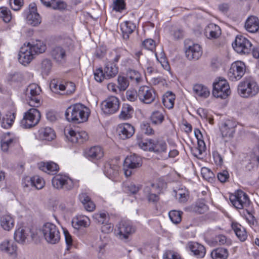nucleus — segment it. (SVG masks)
Segmentation results:
<instances>
[{
    "label": "nucleus",
    "instance_id": "69168bd1",
    "mask_svg": "<svg viewBox=\"0 0 259 259\" xmlns=\"http://www.w3.org/2000/svg\"><path fill=\"white\" fill-rule=\"evenodd\" d=\"M143 46L147 50H153L155 47V43L152 39H147L143 42Z\"/></svg>",
    "mask_w": 259,
    "mask_h": 259
},
{
    "label": "nucleus",
    "instance_id": "a878e982",
    "mask_svg": "<svg viewBox=\"0 0 259 259\" xmlns=\"http://www.w3.org/2000/svg\"><path fill=\"white\" fill-rule=\"evenodd\" d=\"M30 231L28 228L20 227L18 228L14 233L15 240L19 243H24L28 236Z\"/></svg>",
    "mask_w": 259,
    "mask_h": 259
},
{
    "label": "nucleus",
    "instance_id": "5fc2aeb1",
    "mask_svg": "<svg viewBox=\"0 0 259 259\" xmlns=\"http://www.w3.org/2000/svg\"><path fill=\"white\" fill-rule=\"evenodd\" d=\"M128 76L133 80L139 82L141 80V74L135 70L130 69L127 72Z\"/></svg>",
    "mask_w": 259,
    "mask_h": 259
},
{
    "label": "nucleus",
    "instance_id": "b1692460",
    "mask_svg": "<svg viewBox=\"0 0 259 259\" xmlns=\"http://www.w3.org/2000/svg\"><path fill=\"white\" fill-rule=\"evenodd\" d=\"M67 138L72 143H81L88 139V134L85 132H75L72 130L68 132Z\"/></svg>",
    "mask_w": 259,
    "mask_h": 259
},
{
    "label": "nucleus",
    "instance_id": "c9c22d12",
    "mask_svg": "<svg viewBox=\"0 0 259 259\" xmlns=\"http://www.w3.org/2000/svg\"><path fill=\"white\" fill-rule=\"evenodd\" d=\"M136 28L135 24L131 21H126L121 25V30L122 32L124 39H128L129 34H131Z\"/></svg>",
    "mask_w": 259,
    "mask_h": 259
},
{
    "label": "nucleus",
    "instance_id": "4468645a",
    "mask_svg": "<svg viewBox=\"0 0 259 259\" xmlns=\"http://www.w3.org/2000/svg\"><path fill=\"white\" fill-rule=\"evenodd\" d=\"M185 54L189 60H198L202 54L200 46L197 44H193L190 40H186Z\"/></svg>",
    "mask_w": 259,
    "mask_h": 259
},
{
    "label": "nucleus",
    "instance_id": "9b49d317",
    "mask_svg": "<svg viewBox=\"0 0 259 259\" xmlns=\"http://www.w3.org/2000/svg\"><path fill=\"white\" fill-rule=\"evenodd\" d=\"M232 47L238 53L248 54L251 50L252 44L245 37L237 35L232 44Z\"/></svg>",
    "mask_w": 259,
    "mask_h": 259
},
{
    "label": "nucleus",
    "instance_id": "473e14b6",
    "mask_svg": "<svg viewBox=\"0 0 259 259\" xmlns=\"http://www.w3.org/2000/svg\"><path fill=\"white\" fill-rule=\"evenodd\" d=\"M193 90L196 96L203 98H207L210 94L208 89L201 84H195Z\"/></svg>",
    "mask_w": 259,
    "mask_h": 259
},
{
    "label": "nucleus",
    "instance_id": "bf43d9fd",
    "mask_svg": "<svg viewBox=\"0 0 259 259\" xmlns=\"http://www.w3.org/2000/svg\"><path fill=\"white\" fill-rule=\"evenodd\" d=\"M94 74L95 80L98 82H101L104 79H105L103 70L102 68L97 69L94 71Z\"/></svg>",
    "mask_w": 259,
    "mask_h": 259
},
{
    "label": "nucleus",
    "instance_id": "c03bdc74",
    "mask_svg": "<svg viewBox=\"0 0 259 259\" xmlns=\"http://www.w3.org/2000/svg\"><path fill=\"white\" fill-rule=\"evenodd\" d=\"M28 182L30 183L31 186L35 187L37 189H41L45 185L44 180L38 176H34L28 180Z\"/></svg>",
    "mask_w": 259,
    "mask_h": 259
},
{
    "label": "nucleus",
    "instance_id": "bb28decb",
    "mask_svg": "<svg viewBox=\"0 0 259 259\" xmlns=\"http://www.w3.org/2000/svg\"><path fill=\"white\" fill-rule=\"evenodd\" d=\"M55 137V132L51 127L41 128L38 131V137L41 140L52 141Z\"/></svg>",
    "mask_w": 259,
    "mask_h": 259
},
{
    "label": "nucleus",
    "instance_id": "f257e3e1",
    "mask_svg": "<svg viewBox=\"0 0 259 259\" xmlns=\"http://www.w3.org/2000/svg\"><path fill=\"white\" fill-rule=\"evenodd\" d=\"M89 115V109L80 103L71 105L66 109L65 113L66 119L74 123L85 122Z\"/></svg>",
    "mask_w": 259,
    "mask_h": 259
},
{
    "label": "nucleus",
    "instance_id": "864d4df0",
    "mask_svg": "<svg viewBox=\"0 0 259 259\" xmlns=\"http://www.w3.org/2000/svg\"><path fill=\"white\" fill-rule=\"evenodd\" d=\"M15 118V116L14 113L10 114L9 115V118H4L3 121L2 122V126L5 128H8L10 127L13 124Z\"/></svg>",
    "mask_w": 259,
    "mask_h": 259
},
{
    "label": "nucleus",
    "instance_id": "4c0bfd02",
    "mask_svg": "<svg viewBox=\"0 0 259 259\" xmlns=\"http://www.w3.org/2000/svg\"><path fill=\"white\" fill-rule=\"evenodd\" d=\"M0 250L10 254L15 253L17 246L13 243H11L9 240H5L0 244Z\"/></svg>",
    "mask_w": 259,
    "mask_h": 259
},
{
    "label": "nucleus",
    "instance_id": "f3484780",
    "mask_svg": "<svg viewBox=\"0 0 259 259\" xmlns=\"http://www.w3.org/2000/svg\"><path fill=\"white\" fill-rule=\"evenodd\" d=\"M84 155L90 160H98L103 157V149L99 146H92L86 149L84 152Z\"/></svg>",
    "mask_w": 259,
    "mask_h": 259
},
{
    "label": "nucleus",
    "instance_id": "0e129e2a",
    "mask_svg": "<svg viewBox=\"0 0 259 259\" xmlns=\"http://www.w3.org/2000/svg\"><path fill=\"white\" fill-rule=\"evenodd\" d=\"M23 79V76L20 72H15L10 75L9 80L14 82H20Z\"/></svg>",
    "mask_w": 259,
    "mask_h": 259
},
{
    "label": "nucleus",
    "instance_id": "e433bc0d",
    "mask_svg": "<svg viewBox=\"0 0 259 259\" xmlns=\"http://www.w3.org/2000/svg\"><path fill=\"white\" fill-rule=\"evenodd\" d=\"M9 133L1 140V148L4 152H8L10 147L13 146L17 143V139L16 138H9Z\"/></svg>",
    "mask_w": 259,
    "mask_h": 259
},
{
    "label": "nucleus",
    "instance_id": "338daca9",
    "mask_svg": "<svg viewBox=\"0 0 259 259\" xmlns=\"http://www.w3.org/2000/svg\"><path fill=\"white\" fill-rule=\"evenodd\" d=\"M193 210L195 212L202 214L206 211L207 206L203 203H200L195 205L193 208Z\"/></svg>",
    "mask_w": 259,
    "mask_h": 259
},
{
    "label": "nucleus",
    "instance_id": "f704fd0d",
    "mask_svg": "<svg viewBox=\"0 0 259 259\" xmlns=\"http://www.w3.org/2000/svg\"><path fill=\"white\" fill-rule=\"evenodd\" d=\"M38 167L41 170L50 173L57 171L59 166L56 163L50 161L48 162H41L38 164Z\"/></svg>",
    "mask_w": 259,
    "mask_h": 259
},
{
    "label": "nucleus",
    "instance_id": "2f4dec72",
    "mask_svg": "<svg viewBox=\"0 0 259 259\" xmlns=\"http://www.w3.org/2000/svg\"><path fill=\"white\" fill-rule=\"evenodd\" d=\"M232 228L236 235L241 241H244L247 237L245 229L240 224L237 223H233L232 224Z\"/></svg>",
    "mask_w": 259,
    "mask_h": 259
},
{
    "label": "nucleus",
    "instance_id": "20e7f679",
    "mask_svg": "<svg viewBox=\"0 0 259 259\" xmlns=\"http://www.w3.org/2000/svg\"><path fill=\"white\" fill-rule=\"evenodd\" d=\"M43 236L49 243H58L60 239V233L57 226L51 223L45 224L41 229Z\"/></svg>",
    "mask_w": 259,
    "mask_h": 259
},
{
    "label": "nucleus",
    "instance_id": "393cba45",
    "mask_svg": "<svg viewBox=\"0 0 259 259\" xmlns=\"http://www.w3.org/2000/svg\"><path fill=\"white\" fill-rule=\"evenodd\" d=\"M246 29L249 32L254 33L259 29V20L257 17L253 16L249 17L245 24Z\"/></svg>",
    "mask_w": 259,
    "mask_h": 259
},
{
    "label": "nucleus",
    "instance_id": "09e8293b",
    "mask_svg": "<svg viewBox=\"0 0 259 259\" xmlns=\"http://www.w3.org/2000/svg\"><path fill=\"white\" fill-rule=\"evenodd\" d=\"M182 212L177 210H171L169 212V217L172 223L179 224L182 220Z\"/></svg>",
    "mask_w": 259,
    "mask_h": 259
},
{
    "label": "nucleus",
    "instance_id": "f03ea898",
    "mask_svg": "<svg viewBox=\"0 0 259 259\" xmlns=\"http://www.w3.org/2000/svg\"><path fill=\"white\" fill-rule=\"evenodd\" d=\"M238 92L243 97L247 98L257 95L259 87L257 83L251 78H245L238 85Z\"/></svg>",
    "mask_w": 259,
    "mask_h": 259
},
{
    "label": "nucleus",
    "instance_id": "72a5a7b5",
    "mask_svg": "<svg viewBox=\"0 0 259 259\" xmlns=\"http://www.w3.org/2000/svg\"><path fill=\"white\" fill-rule=\"evenodd\" d=\"M29 48L32 51L34 54H40L45 52L47 47L43 41L40 40H36L32 41L29 45Z\"/></svg>",
    "mask_w": 259,
    "mask_h": 259
},
{
    "label": "nucleus",
    "instance_id": "7c9ffc66",
    "mask_svg": "<svg viewBox=\"0 0 259 259\" xmlns=\"http://www.w3.org/2000/svg\"><path fill=\"white\" fill-rule=\"evenodd\" d=\"M167 149V144L165 142L162 140L156 141L152 140L151 151L155 153H160L164 152Z\"/></svg>",
    "mask_w": 259,
    "mask_h": 259
},
{
    "label": "nucleus",
    "instance_id": "774afa93",
    "mask_svg": "<svg viewBox=\"0 0 259 259\" xmlns=\"http://www.w3.org/2000/svg\"><path fill=\"white\" fill-rule=\"evenodd\" d=\"M218 179L221 183H225L229 178V175L227 170H222L218 174Z\"/></svg>",
    "mask_w": 259,
    "mask_h": 259
},
{
    "label": "nucleus",
    "instance_id": "79ce46f5",
    "mask_svg": "<svg viewBox=\"0 0 259 259\" xmlns=\"http://www.w3.org/2000/svg\"><path fill=\"white\" fill-rule=\"evenodd\" d=\"M228 255V250L222 247L213 250L211 253L213 259H227Z\"/></svg>",
    "mask_w": 259,
    "mask_h": 259
},
{
    "label": "nucleus",
    "instance_id": "a18cd8bd",
    "mask_svg": "<svg viewBox=\"0 0 259 259\" xmlns=\"http://www.w3.org/2000/svg\"><path fill=\"white\" fill-rule=\"evenodd\" d=\"M124 191L127 193L135 194L139 191L141 187L139 185H136L133 183H126L124 184Z\"/></svg>",
    "mask_w": 259,
    "mask_h": 259
},
{
    "label": "nucleus",
    "instance_id": "423d86ee",
    "mask_svg": "<svg viewBox=\"0 0 259 259\" xmlns=\"http://www.w3.org/2000/svg\"><path fill=\"white\" fill-rule=\"evenodd\" d=\"M230 93V86L226 79L219 78L218 81L213 83L212 95L214 97L225 99Z\"/></svg>",
    "mask_w": 259,
    "mask_h": 259
},
{
    "label": "nucleus",
    "instance_id": "2eb2a0df",
    "mask_svg": "<svg viewBox=\"0 0 259 259\" xmlns=\"http://www.w3.org/2000/svg\"><path fill=\"white\" fill-rule=\"evenodd\" d=\"M245 65L241 61H237L232 64L228 75L230 80L236 81L239 80L244 74Z\"/></svg>",
    "mask_w": 259,
    "mask_h": 259
},
{
    "label": "nucleus",
    "instance_id": "aec40b11",
    "mask_svg": "<svg viewBox=\"0 0 259 259\" xmlns=\"http://www.w3.org/2000/svg\"><path fill=\"white\" fill-rule=\"evenodd\" d=\"M67 52L66 49L63 48L62 46H58L52 49L51 55L57 62L63 63L66 60Z\"/></svg>",
    "mask_w": 259,
    "mask_h": 259
},
{
    "label": "nucleus",
    "instance_id": "13d9d810",
    "mask_svg": "<svg viewBox=\"0 0 259 259\" xmlns=\"http://www.w3.org/2000/svg\"><path fill=\"white\" fill-rule=\"evenodd\" d=\"M163 259H182L180 255L171 250H167L163 254Z\"/></svg>",
    "mask_w": 259,
    "mask_h": 259
},
{
    "label": "nucleus",
    "instance_id": "37998d69",
    "mask_svg": "<svg viewBox=\"0 0 259 259\" xmlns=\"http://www.w3.org/2000/svg\"><path fill=\"white\" fill-rule=\"evenodd\" d=\"M94 221L99 224H104L109 221L108 214L105 212L96 213L93 215Z\"/></svg>",
    "mask_w": 259,
    "mask_h": 259
},
{
    "label": "nucleus",
    "instance_id": "1a4fd4ad",
    "mask_svg": "<svg viewBox=\"0 0 259 259\" xmlns=\"http://www.w3.org/2000/svg\"><path fill=\"white\" fill-rule=\"evenodd\" d=\"M120 101L115 96H110L101 103V109L106 114H112L116 113L119 109Z\"/></svg>",
    "mask_w": 259,
    "mask_h": 259
},
{
    "label": "nucleus",
    "instance_id": "6e6552de",
    "mask_svg": "<svg viewBox=\"0 0 259 259\" xmlns=\"http://www.w3.org/2000/svg\"><path fill=\"white\" fill-rule=\"evenodd\" d=\"M135 231V228L130 221H122L116 225L114 232L120 239L126 241Z\"/></svg>",
    "mask_w": 259,
    "mask_h": 259
},
{
    "label": "nucleus",
    "instance_id": "603ef678",
    "mask_svg": "<svg viewBox=\"0 0 259 259\" xmlns=\"http://www.w3.org/2000/svg\"><path fill=\"white\" fill-rule=\"evenodd\" d=\"M124 0H115L113 3V10L116 12H121L125 9Z\"/></svg>",
    "mask_w": 259,
    "mask_h": 259
},
{
    "label": "nucleus",
    "instance_id": "8fccbe9b",
    "mask_svg": "<svg viewBox=\"0 0 259 259\" xmlns=\"http://www.w3.org/2000/svg\"><path fill=\"white\" fill-rule=\"evenodd\" d=\"M117 81L118 85L117 86V88L120 91H123L126 90V89L129 85V82L127 79L124 76H118Z\"/></svg>",
    "mask_w": 259,
    "mask_h": 259
},
{
    "label": "nucleus",
    "instance_id": "412c9836",
    "mask_svg": "<svg viewBox=\"0 0 259 259\" xmlns=\"http://www.w3.org/2000/svg\"><path fill=\"white\" fill-rule=\"evenodd\" d=\"M204 33L208 38L216 39L221 35V30L218 25L210 23L205 28Z\"/></svg>",
    "mask_w": 259,
    "mask_h": 259
},
{
    "label": "nucleus",
    "instance_id": "6e6d98bb",
    "mask_svg": "<svg viewBox=\"0 0 259 259\" xmlns=\"http://www.w3.org/2000/svg\"><path fill=\"white\" fill-rule=\"evenodd\" d=\"M201 175L203 178L207 181L212 180L214 177L213 172L208 168L203 167L201 169Z\"/></svg>",
    "mask_w": 259,
    "mask_h": 259
},
{
    "label": "nucleus",
    "instance_id": "4d7b16f0",
    "mask_svg": "<svg viewBox=\"0 0 259 259\" xmlns=\"http://www.w3.org/2000/svg\"><path fill=\"white\" fill-rule=\"evenodd\" d=\"M215 240L220 245H230L232 242L231 239L227 238L225 235H219L215 237Z\"/></svg>",
    "mask_w": 259,
    "mask_h": 259
},
{
    "label": "nucleus",
    "instance_id": "58836bf2",
    "mask_svg": "<svg viewBox=\"0 0 259 259\" xmlns=\"http://www.w3.org/2000/svg\"><path fill=\"white\" fill-rule=\"evenodd\" d=\"M156 188V186L154 184H151L149 186H147L144 188V192L146 195L149 201L150 202H156L159 199V197L157 195L153 193V189Z\"/></svg>",
    "mask_w": 259,
    "mask_h": 259
},
{
    "label": "nucleus",
    "instance_id": "0eeeda50",
    "mask_svg": "<svg viewBox=\"0 0 259 259\" xmlns=\"http://www.w3.org/2000/svg\"><path fill=\"white\" fill-rule=\"evenodd\" d=\"M142 164V160L140 156L135 154L127 156L123 164L124 175L126 177L131 176L134 169L140 167Z\"/></svg>",
    "mask_w": 259,
    "mask_h": 259
},
{
    "label": "nucleus",
    "instance_id": "c85d7f7f",
    "mask_svg": "<svg viewBox=\"0 0 259 259\" xmlns=\"http://www.w3.org/2000/svg\"><path fill=\"white\" fill-rule=\"evenodd\" d=\"M119 167L116 164L106 163L104 165V172L110 179L116 177L118 174Z\"/></svg>",
    "mask_w": 259,
    "mask_h": 259
},
{
    "label": "nucleus",
    "instance_id": "dca6fc26",
    "mask_svg": "<svg viewBox=\"0 0 259 259\" xmlns=\"http://www.w3.org/2000/svg\"><path fill=\"white\" fill-rule=\"evenodd\" d=\"M30 42H28L27 46L24 45L20 49L19 53V61L24 65L29 64L33 59L34 55L29 48Z\"/></svg>",
    "mask_w": 259,
    "mask_h": 259
},
{
    "label": "nucleus",
    "instance_id": "680f3d73",
    "mask_svg": "<svg viewBox=\"0 0 259 259\" xmlns=\"http://www.w3.org/2000/svg\"><path fill=\"white\" fill-rule=\"evenodd\" d=\"M23 4V0H10V5L14 11L20 10Z\"/></svg>",
    "mask_w": 259,
    "mask_h": 259
},
{
    "label": "nucleus",
    "instance_id": "6ab92c4d",
    "mask_svg": "<svg viewBox=\"0 0 259 259\" xmlns=\"http://www.w3.org/2000/svg\"><path fill=\"white\" fill-rule=\"evenodd\" d=\"M118 134L120 139L125 140L131 138L135 133V128L130 123H123L118 126Z\"/></svg>",
    "mask_w": 259,
    "mask_h": 259
},
{
    "label": "nucleus",
    "instance_id": "c756f323",
    "mask_svg": "<svg viewBox=\"0 0 259 259\" xmlns=\"http://www.w3.org/2000/svg\"><path fill=\"white\" fill-rule=\"evenodd\" d=\"M0 222L1 227L6 231L11 230L14 226V220L9 214L3 215Z\"/></svg>",
    "mask_w": 259,
    "mask_h": 259
},
{
    "label": "nucleus",
    "instance_id": "ea45409f",
    "mask_svg": "<svg viewBox=\"0 0 259 259\" xmlns=\"http://www.w3.org/2000/svg\"><path fill=\"white\" fill-rule=\"evenodd\" d=\"M175 100V95L171 92H167L163 96L162 103L166 108L171 109L174 107Z\"/></svg>",
    "mask_w": 259,
    "mask_h": 259
},
{
    "label": "nucleus",
    "instance_id": "052dcab7",
    "mask_svg": "<svg viewBox=\"0 0 259 259\" xmlns=\"http://www.w3.org/2000/svg\"><path fill=\"white\" fill-rule=\"evenodd\" d=\"M126 96L128 101L134 102L137 97L139 98L138 92H137L135 90H128L126 92Z\"/></svg>",
    "mask_w": 259,
    "mask_h": 259
},
{
    "label": "nucleus",
    "instance_id": "5701e85b",
    "mask_svg": "<svg viewBox=\"0 0 259 259\" xmlns=\"http://www.w3.org/2000/svg\"><path fill=\"white\" fill-rule=\"evenodd\" d=\"M118 67L111 61L106 63L103 70L105 79H109L114 77L118 73Z\"/></svg>",
    "mask_w": 259,
    "mask_h": 259
},
{
    "label": "nucleus",
    "instance_id": "a211bd4d",
    "mask_svg": "<svg viewBox=\"0 0 259 259\" xmlns=\"http://www.w3.org/2000/svg\"><path fill=\"white\" fill-rule=\"evenodd\" d=\"M27 23L33 26L40 24L41 21L40 15L36 12V7L35 4L29 5V14L26 16Z\"/></svg>",
    "mask_w": 259,
    "mask_h": 259
},
{
    "label": "nucleus",
    "instance_id": "4be33fe9",
    "mask_svg": "<svg viewBox=\"0 0 259 259\" xmlns=\"http://www.w3.org/2000/svg\"><path fill=\"white\" fill-rule=\"evenodd\" d=\"M236 124L231 120L226 121L221 126V131L223 137H232L235 133Z\"/></svg>",
    "mask_w": 259,
    "mask_h": 259
},
{
    "label": "nucleus",
    "instance_id": "a19ab883",
    "mask_svg": "<svg viewBox=\"0 0 259 259\" xmlns=\"http://www.w3.org/2000/svg\"><path fill=\"white\" fill-rule=\"evenodd\" d=\"M133 112V108L131 105L124 104L122 107L119 117L121 119H128L132 117Z\"/></svg>",
    "mask_w": 259,
    "mask_h": 259
},
{
    "label": "nucleus",
    "instance_id": "3c124183",
    "mask_svg": "<svg viewBox=\"0 0 259 259\" xmlns=\"http://www.w3.org/2000/svg\"><path fill=\"white\" fill-rule=\"evenodd\" d=\"M164 117L159 111H154L151 116V119L154 124L161 123L163 120Z\"/></svg>",
    "mask_w": 259,
    "mask_h": 259
},
{
    "label": "nucleus",
    "instance_id": "49530a36",
    "mask_svg": "<svg viewBox=\"0 0 259 259\" xmlns=\"http://www.w3.org/2000/svg\"><path fill=\"white\" fill-rule=\"evenodd\" d=\"M52 67V63L49 59H44L41 63V70L42 73L48 75L50 72Z\"/></svg>",
    "mask_w": 259,
    "mask_h": 259
},
{
    "label": "nucleus",
    "instance_id": "7ed1b4c3",
    "mask_svg": "<svg viewBox=\"0 0 259 259\" xmlns=\"http://www.w3.org/2000/svg\"><path fill=\"white\" fill-rule=\"evenodd\" d=\"M41 92L40 87L36 83H31L27 86L24 93L26 100L30 106L38 107L41 105Z\"/></svg>",
    "mask_w": 259,
    "mask_h": 259
},
{
    "label": "nucleus",
    "instance_id": "ddd939ff",
    "mask_svg": "<svg viewBox=\"0 0 259 259\" xmlns=\"http://www.w3.org/2000/svg\"><path fill=\"white\" fill-rule=\"evenodd\" d=\"M52 185L57 189H63L69 190L73 188L74 184L72 180L68 177L58 175L53 177Z\"/></svg>",
    "mask_w": 259,
    "mask_h": 259
},
{
    "label": "nucleus",
    "instance_id": "e2e57ef3",
    "mask_svg": "<svg viewBox=\"0 0 259 259\" xmlns=\"http://www.w3.org/2000/svg\"><path fill=\"white\" fill-rule=\"evenodd\" d=\"M138 145L139 147L144 150H148L149 151H151V146H152V139H150L145 142H139Z\"/></svg>",
    "mask_w": 259,
    "mask_h": 259
},
{
    "label": "nucleus",
    "instance_id": "de8ad7c7",
    "mask_svg": "<svg viewBox=\"0 0 259 259\" xmlns=\"http://www.w3.org/2000/svg\"><path fill=\"white\" fill-rule=\"evenodd\" d=\"M0 18L6 23L9 22L12 19L10 10L6 7L0 8Z\"/></svg>",
    "mask_w": 259,
    "mask_h": 259
},
{
    "label": "nucleus",
    "instance_id": "39448f33",
    "mask_svg": "<svg viewBox=\"0 0 259 259\" xmlns=\"http://www.w3.org/2000/svg\"><path fill=\"white\" fill-rule=\"evenodd\" d=\"M40 112L35 108H31L24 114L20 125L23 128H30L36 126L40 121Z\"/></svg>",
    "mask_w": 259,
    "mask_h": 259
},
{
    "label": "nucleus",
    "instance_id": "f8f14e48",
    "mask_svg": "<svg viewBox=\"0 0 259 259\" xmlns=\"http://www.w3.org/2000/svg\"><path fill=\"white\" fill-rule=\"evenodd\" d=\"M139 99L145 104H151L153 102L157 97L156 91L149 87L144 85L140 87L138 90Z\"/></svg>",
    "mask_w": 259,
    "mask_h": 259
},
{
    "label": "nucleus",
    "instance_id": "cd10ccee",
    "mask_svg": "<svg viewBox=\"0 0 259 259\" xmlns=\"http://www.w3.org/2000/svg\"><path fill=\"white\" fill-rule=\"evenodd\" d=\"M189 247L194 255L197 257H203L205 254V248L202 245L197 242H191Z\"/></svg>",
    "mask_w": 259,
    "mask_h": 259
},
{
    "label": "nucleus",
    "instance_id": "9d476101",
    "mask_svg": "<svg viewBox=\"0 0 259 259\" xmlns=\"http://www.w3.org/2000/svg\"><path fill=\"white\" fill-rule=\"evenodd\" d=\"M233 205L237 209H242L249 205V199L247 195L241 190H238L230 197Z\"/></svg>",
    "mask_w": 259,
    "mask_h": 259
}]
</instances>
